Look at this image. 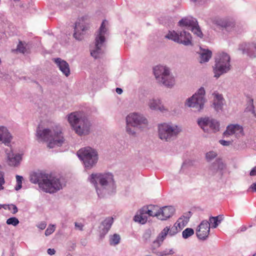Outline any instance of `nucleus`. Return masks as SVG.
I'll list each match as a JSON object with an SVG mask.
<instances>
[{"label": "nucleus", "mask_w": 256, "mask_h": 256, "mask_svg": "<svg viewBox=\"0 0 256 256\" xmlns=\"http://www.w3.org/2000/svg\"><path fill=\"white\" fill-rule=\"evenodd\" d=\"M116 92L118 94H121L122 92V88H116Z\"/></svg>", "instance_id": "nucleus-52"}, {"label": "nucleus", "mask_w": 256, "mask_h": 256, "mask_svg": "<svg viewBox=\"0 0 256 256\" xmlns=\"http://www.w3.org/2000/svg\"><path fill=\"white\" fill-rule=\"evenodd\" d=\"M90 181L94 184L100 198L112 192L115 188L113 176L110 174H92Z\"/></svg>", "instance_id": "nucleus-3"}, {"label": "nucleus", "mask_w": 256, "mask_h": 256, "mask_svg": "<svg viewBox=\"0 0 256 256\" xmlns=\"http://www.w3.org/2000/svg\"><path fill=\"white\" fill-rule=\"evenodd\" d=\"M252 191L256 192V182L253 183L250 186Z\"/></svg>", "instance_id": "nucleus-51"}, {"label": "nucleus", "mask_w": 256, "mask_h": 256, "mask_svg": "<svg viewBox=\"0 0 256 256\" xmlns=\"http://www.w3.org/2000/svg\"><path fill=\"white\" fill-rule=\"evenodd\" d=\"M217 156V154L214 151H210L206 154V157L208 161H211Z\"/></svg>", "instance_id": "nucleus-38"}, {"label": "nucleus", "mask_w": 256, "mask_h": 256, "mask_svg": "<svg viewBox=\"0 0 256 256\" xmlns=\"http://www.w3.org/2000/svg\"><path fill=\"white\" fill-rule=\"evenodd\" d=\"M8 210H10L11 212H12V207H10V208H8Z\"/></svg>", "instance_id": "nucleus-53"}, {"label": "nucleus", "mask_w": 256, "mask_h": 256, "mask_svg": "<svg viewBox=\"0 0 256 256\" xmlns=\"http://www.w3.org/2000/svg\"><path fill=\"white\" fill-rule=\"evenodd\" d=\"M210 224L206 220H202L197 227L196 234L197 237L202 240H206L210 234Z\"/></svg>", "instance_id": "nucleus-18"}, {"label": "nucleus", "mask_w": 256, "mask_h": 256, "mask_svg": "<svg viewBox=\"0 0 256 256\" xmlns=\"http://www.w3.org/2000/svg\"><path fill=\"white\" fill-rule=\"evenodd\" d=\"M178 26L180 27H184L188 30H190L198 37L202 36V33L200 29L196 20L192 17H185L180 20Z\"/></svg>", "instance_id": "nucleus-14"}, {"label": "nucleus", "mask_w": 256, "mask_h": 256, "mask_svg": "<svg viewBox=\"0 0 256 256\" xmlns=\"http://www.w3.org/2000/svg\"><path fill=\"white\" fill-rule=\"evenodd\" d=\"M6 161L8 164L10 166H18L22 160V154L14 152L12 150H6L5 151Z\"/></svg>", "instance_id": "nucleus-17"}, {"label": "nucleus", "mask_w": 256, "mask_h": 256, "mask_svg": "<svg viewBox=\"0 0 256 256\" xmlns=\"http://www.w3.org/2000/svg\"><path fill=\"white\" fill-rule=\"evenodd\" d=\"M200 62H205L209 60L212 57V52L208 50L202 49L200 52Z\"/></svg>", "instance_id": "nucleus-30"}, {"label": "nucleus", "mask_w": 256, "mask_h": 256, "mask_svg": "<svg viewBox=\"0 0 256 256\" xmlns=\"http://www.w3.org/2000/svg\"><path fill=\"white\" fill-rule=\"evenodd\" d=\"M166 38L174 42L183 44L185 46L192 44L191 34L189 32H186L185 30L179 33L174 30L170 31L166 36Z\"/></svg>", "instance_id": "nucleus-13"}, {"label": "nucleus", "mask_w": 256, "mask_h": 256, "mask_svg": "<svg viewBox=\"0 0 256 256\" xmlns=\"http://www.w3.org/2000/svg\"><path fill=\"white\" fill-rule=\"evenodd\" d=\"M36 137L40 141L46 142L48 146L50 148L60 146L65 140L62 128L56 124L42 130L38 128L36 130Z\"/></svg>", "instance_id": "nucleus-2"}, {"label": "nucleus", "mask_w": 256, "mask_h": 256, "mask_svg": "<svg viewBox=\"0 0 256 256\" xmlns=\"http://www.w3.org/2000/svg\"><path fill=\"white\" fill-rule=\"evenodd\" d=\"M54 61L64 74L66 76H68L70 75V69L69 64L66 61L60 58H54Z\"/></svg>", "instance_id": "nucleus-26"}, {"label": "nucleus", "mask_w": 256, "mask_h": 256, "mask_svg": "<svg viewBox=\"0 0 256 256\" xmlns=\"http://www.w3.org/2000/svg\"><path fill=\"white\" fill-rule=\"evenodd\" d=\"M46 226V224L45 222H42L40 224H38L37 226L40 230H44Z\"/></svg>", "instance_id": "nucleus-45"}, {"label": "nucleus", "mask_w": 256, "mask_h": 256, "mask_svg": "<svg viewBox=\"0 0 256 256\" xmlns=\"http://www.w3.org/2000/svg\"><path fill=\"white\" fill-rule=\"evenodd\" d=\"M30 181L38 184L44 192L54 193L62 188V184L59 178L41 172H34L30 175Z\"/></svg>", "instance_id": "nucleus-1"}, {"label": "nucleus", "mask_w": 256, "mask_h": 256, "mask_svg": "<svg viewBox=\"0 0 256 256\" xmlns=\"http://www.w3.org/2000/svg\"><path fill=\"white\" fill-rule=\"evenodd\" d=\"M146 105L152 110L160 111L162 112L168 111V108L163 104L162 100L158 98H148L146 102Z\"/></svg>", "instance_id": "nucleus-16"}, {"label": "nucleus", "mask_w": 256, "mask_h": 256, "mask_svg": "<svg viewBox=\"0 0 256 256\" xmlns=\"http://www.w3.org/2000/svg\"><path fill=\"white\" fill-rule=\"evenodd\" d=\"M77 155L88 169H90L94 166L98 158L96 150L88 146L80 148L78 151Z\"/></svg>", "instance_id": "nucleus-8"}, {"label": "nucleus", "mask_w": 256, "mask_h": 256, "mask_svg": "<svg viewBox=\"0 0 256 256\" xmlns=\"http://www.w3.org/2000/svg\"><path fill=\"white\" fill-rule=\"evenodd\" d=\"M17 50L22 52V53H24V52H25V48H24V46H23V44H22V42H20L18 44V47H17Z\"/></svg>", "instance_id": "nucleus-44"}, {"label": "nucleus", "mask_w": 256, "mask_h": 256, "mask_svg": "<svg viewBox=\"0 0 256 256\" xmlns=\"http://www.w3.org/2000/svg\"><path fill=\"white\" fill-rule=\"evenodd\" d=\"M222 220V216H220L215 217L211 216L210 218L209 222L211 224L212 228H216Z\"/></svg>", "instance_id": "nucleus-32"}, {"label": "nucleus", "mask_w": 256, "mask_h": 256, "mask_svg": "<svg viewBox=\"0 0 256 256\" xmlns=\"http://www.w3.org/2000/svg\"><path fill=\"white\" fill-rule=\"evenodd\" d=\"M189 217L184 216L180 218L172 227L170 226H166L160 232L156 239L154 242V246L159 247L168 234L171 236L176 234L186 226Z\"/></svg>", "instance_id": "nucleus-6"}, {"label": "nucleus", "mask_w": 256, "mask_h": 256, "mask_svg": "<svg viewBox=\"0 0 256 256\" xmlns=\"http://www.w3.org/2000/svg\"><path fill=\"white\" fill-rule=\"evenodd\" d=\"M219 142L222 145L224 146H229L231 144L230 141H226L223 140H220Z\"/></svg>", "instance_id": "nucleus-46"}, {"label": "nucleus", "mask_w": 256, "mask_h": 256, "mask_svg": "<svg viewBox=\"0 0 256 256\" xmlns=\"http://www.w3.org/2000/svg\"><path fill=\"white\" fill-rule=\"evenodd\" d=\"M48 254L50 255L54 254L56 252V250L54 248H48L47 251Z\"/></svg>", "instance_id": "nucleus-49"}, {"label": "nucleus", "mask_w": 256, "mask_h": 256, "mask_svg": "<svg viewBox=\"0 0 256 256\" xmlns=\"http://www.w3.org/2000/svg\"><path fill=\"white\" fill-rule=\"evenodd\" d=\"M182 132L180 126L172 122H163L158 126V136L164 142H171L176 140Z\"/></svg>", "instance_id": "nucleus-5"}, {"label": "nucleus", "mask_w": 256, "mask_h": 256, "mask_svg": "<svg viewBox=\"0 0 256 256\" xmlns=\"http://www.w3.org/2000/svg\"><path fill=\"white\" fill-rule=\"evenodd\" d=\"M113 222L114 220L112 217H108L102 222V225L104 226V232H108L110 230Z\"/></svg>", "instance_id": "nucleus-31"}, {"label": "nucleus", "mask_w": 256, "mask_h": 256, "mask_svg": "<svg viewBox=\"0 0 256 256\" xmlns=\"http://www.w3.org/2000/svg\"><path fill=\"white\" fill-rule=\"evenodd\" d=\"M144 212H146L148 216H156L158 218V210L156 206L150 205L147 206H144Z\"/></svg>", "instance_id": "nucleus-29"}, {"label": "nucleus", "mask_w": 256, "mask_h": 256, "mask_svg": "<svg viewBox=\"0 0 256 256\" xmlns=\"http://www.w3.org/2000/svg\"><path fill=\"white\" fill-rule=\"evenodd\" d=\"M239 50L250 57H256V44L254 43H242L240 45Z\"/></svg>", "instance_id": "nucleus-22"}, {"label": "nucleus", "mask_w": 256, "mask_h": 256, "mask_svg": "<svg viewBox=\"0 0 256 256\" xmlns=\"http://www.w3.org/2000/svg\"><path fill=\"white\" fill-rule=\"evenodd\" d=\"M144 207L136 213V214L134 217V220L136 222H138L140 224H144L147 220L148 216L146 212H144Z\"/></svg>", "instance_id": "nucleus-28"}, {"label": "nucleus", "mask_w": 256, "mask_h": 256, "mask_svg": "<svg viewBox=\"0 0 256 256\" xmlns=\"http://www.w3.org/2000/svg\"><path fill=\"white\" fill-rule=\"evenodd\" d=\"M126 124H131L136 128L142 129L148 124V120L142 114L132 112L126 117Z\"/></svg>", "instance_id": "nucleus-15"}, {"label": "nucleus", "mask_w": 256, "mask_h": 256, "mask_svg": "<svg viewBox=\"0 0 256 256\" xmlns=\"http://www.w3.org/2000/svg\"><path fill=\"white\" fill-rule=\"evenodd\" d=\"M108 24V21L106 20H103L96 34L94 48L93 49L92 48H90L91 56L95 58L100 57V55L102 54L101 48L105 41V34H106L108 30L106 26Z\"/></svg>", "instance_id": "nucleus-9"}, {"label": "nucleus", "mask_w": 256, "mask_h": 256, "mask_svg": "<svg viewBox=\"0 0 256 256\" xmlns=\"http://www.w3.org/2000/svg\"><path fill=\"white\" fill-rule=\"evenodd\" d=\"M252 256H256V253L254 254Z\"/></svg>", "instance_id": "nucleus-55"}, {"label": "nucleus", "mask_w": 256, "mask_h": 256, "mask_svg": "<svg viewBox=\"0 0 256 256\" xmlns=\"http://www.w3.org/2000/svg\"><path fill=\"white\" fill-rule=\"evenodd\" d=\"M194 234V230L192 228H186L182 233V237L187 238Z\"/></svg>", "instance_id": "nucleus-36"}, {"label": "nucleus", "mask_w": 256, "mask_h": 256, "mask_svg": "<svg viewBox=\"0 0 256 256\" xmlns=\"http://www.w3.org/2000/svg\"><path fill=\"white\" fill-rule=\"evenodd\" d=\"M230 56L226 53H220L216 58V64L214 68V77L218 78L220 76L228 72L230 68Z\"/></svg>", "instance_id": "nucleus-11"}, {"label": "nucleus", "mask_w": 256, "mask_h": 256, "mask_svg": "<svg viewBox=\"0 0 256 256\" xmlns=\"http://www.w3.org/2000/svg\"><path fill=\"white\" fill-rule=\"evenodd\" d=\"M56 229L55 225L54 224H50L48 228H46L45 232V235L46 236H48L51 234L52 233L54 232Z\"/></svg>", "instance_id": "nucleus-39"}, {"label": "nucleus", "mask_w": 256, "mask_h": 256, "mask_svg": "<svg viewBox=\"0 0 256 256\" xmlns=\"http://www.w3.org/2000/svg\"><path fill=\"white\" fill-rule=\"evenodd\" d=\"M120 235L118 234H114L112 236L110 239V245H116L120 242Z\"/></svg>", "instance_id": "nucleus-35"}, {"label": "nucleus", "mask_w": 256, "mask_h": 256, "mask_svg": "<svg viewBox=\"0 0 256 256\" xmlns=\"http://www.w3.org/2000/svg\"><path fill=\"white\" fill-rule=\"evenodd\" d=\"M226 164L222 159L218 158L212 164L210 167V171L212 174H215L218 172H222L226 169Z\"/></svg>", "instance_id": "nucleus-27"}, {"label": "nucleus", "mask_w": 256, "mask_h": 256, "mask_svg": "<svg viewBox=\"0 0 256 256\" xmlns=\"http://www.w3.org/2000/svg\"><path fill=\"white\" fill-rule=\"evenodd\" d=\"M174 253L172 250H170L168 252L167 250H164L162 252V255H166V254H172Z\"/></svg>", "instance_id": "nucleus-47"}, {"label": "nucleus", "mask_w": 256, "mask_h": 256, "mask_svg": "<svg viewBox=\"0 0 256 256\" xmlns=\"http://www.w3.org/2000/svg\"><path fill=\"white\" fill-rule=\"evenodd\" d=\"M67 120L72 129L78 136L87 135L90 133L91 124L83 112H71L67 116Z\"/></svg>", "instance_id": "nucleus-4"}, {"label": "nucleus", "mask_w": 256, "mask_h": 256, "mask_svg": "<svg viewBox=\"0 0 256 256\" xmlns=\"http://www.w3.org/2000/svg\"><path fill=\"white\" fill-rule=\"evenodd\" d=\"M136 126H134L131 124H126V132L130 136H136Z\"/></svg>", "instance_id": "nucleus-33"}, {"label": "nucleus", "mask_w": 256, "mask_h": 256, "mask_svg": "<svg viewBox=\"0 0 256 256\" xmlns=\"http://www.w3.org/2000/svg\"><path fill=\"white\" fill-rule=\"evenodd\" d=\"M250 176H256V166H254L250 172Z\"/></svg>", "instance_id": "nucleus-48"}, {"label": "nucleus", "mask_w": 256, "mask_h": 256, "mask_svg": "<svg viewBox=\"0 0 256 256\" xmlns=\"http://www.w3.org/2000/svg\"><path fill=\"white\" fill-rule=\"evenodd\" d=\"M205 94L204 88L201 87L191 97L186 100L184 106L194 108L195 111H200L206 102Z\"/></svg>", "instance_id": "nucleus-10"}, {"label": "nucleus", "mask_w": 256, "mask_h": 256, "mask_svg": "<svg viewBox=\"0 0 256 256\" xmlns=\"http://www.w3.org/2000/svg\"><path fill=\"white\" fill-rule=\"evenodd\" d=\"M88 28V24L84 22L83 20H79L75 24L74 37L76 40H82Z\"/></svg>", "instance_id": "nucleus-19"}, {"label": "nucleus", "mask_w": 256, "mask_h": 256, "mask_svg": "<svg viewBox=\"0 0 256 256\" xmlns=\"http://www.w3.org/2000/svg\"><path fill=\"white\" fill-rule=\"evenodd\" d=\"M150 236V232H145L143 236L144 238L146 239V240L148 238H149Z\"/></svg>", "instance_id": "nucleus-50"}, {"label": "nucleus", "mask_w": 256, "mask_h": 256, "mask_svg": "<svg viewBox=\"0 0 256 256\" xmlns=\"http://www.w3.org/2000/svg\"><path fill=\"white\" fill-rule=\"evenodd\" d=\"M254 105L253 104V99L250 98L248 102V106L246 108V111L251 112L254 116H256V114L254 110Z\"/></svg>", "instance_id": "nucleus-34"}, {"label": "nucleus", "mask_w": 256, "mask_h": 256, "mask_svg": "<svg viewBox=\"0 0 256 256\" xmlns=\"http://www.w3.org/2000/svg\"><path fill=\"white\" fill-rule=\"evenodd\" d=\"M12 139V136L4 126H0V144L8 146Z\"/></svg>", "instance_id": "nucleus-23"}, {"label": "nucleus", "mask_w": 256, "mask_h": 256, "mask_svg": "<svg viewBox=\"0 0 256 256\" xmlns=\"http://www.w3.org/2000/svg\"><path fill=\"white\" fill-rule=\"evenodd\" d=\"M2 208H4L5 210H8V208H10V207L12 208V213L14 214L18 212V208L17 207L14 205V204H2Z\"/></svg>", "instance_id": "nucleus-41"}, {"label": "nucleus", "mask_w": 256, "mask_h": 256, "mask_svg": "<svg viewBox=\"0 0 256 256\" xmlns=\"http://www.w3.org/2000/svg\"><path fill=\"white\" fill-rule=\"evenodd\" d=\"M16 179L17 182V186H16L15 189L16 190H18L22 188V180L23 178L22 176L17 175L16 176Z\"/></svg>", "instance_id": "nucleus-40"}, {"label": "nucleus", "mask_w": 256, "mask_h": 256, "mask_svg": "<svg viewBox=\"0 0 256 256\" xmlns=\"http://www.w3.org/2000/svg\"><path fill=\"white\" fill-rule=\"evenodd\" d=\"M6 224L9 225L16 226L19 224V220L17 218L12 217L7 220Z\"/></svg>", "instance_id": "nucleus-37"}, {"label": "nucleus", "mask_w": 256, "mask_h": 256, "mask_svg": "<svg viewBox=\"0 0 256 256\" xmlns=\"http://www.w3.org/2000/svg\"><path fill=\"white\" fill-rule=\"evenodd\" d=\"M212 96H214L213 106L214 110L217 112L222 110L225 102L222 95L217 92H214Z\"/></svg>", "instance_id": "nucleus-24"}, {"label": "nucleus", "mask_w": 256, "mask_h": 256, "mask_svg": "<svg viewBox=\"0 0 256 256\" xmlns=\"http://www.w3.org/2000/svg\"><path fill=\"white\" fill-rule=\"evenodd\" d=\"M224 134L226 136L234 135L236 138H239L244 135L243 128L238 124L228 125Z\"/></svg>", "instance_id": "nucleus-20"}, {"label": "nucleus", "mask_w": 256, "mask_h": 256, "mask_svg": "<svg viewBox=\"0 0 256 256\" xmlns=\"http://www.w3.org/2000/svg\"><path fill=\"white\" fill-rule=\"evenodd\" d=\"M2 208V204H0V209H1Z\"/></svg>", "instance_id": "nucleus-54"}, {"label": "nucleus", "mask_w": 256, "mask_h": 256, "mask_svg": "<svg viewBox=\"0 0 256 256\" xmlns=\"http://www.w3.org/2000/svg\"><path fill=\"white\" fill-rule=\"evenodd\" d=\"M5 182L4 179V174L3 172L0 171V190L4 189L2 185Z\"/></svg>", "instance_id": "nucleus-42"}, {"label": "nucleus", "mask_w": 256, "mask_h": 256, "mask_svg": "<svg viewBox=\"0 0 256 256\" xmlns=\"http://www.w3.org/2000/svg\"><path fill=\"white\" fill-rule=\"evenodd\" d=\"M156 80L168 88H172L175 84V78L168 68L164 66H158L154 69Z\"/></svg>", "instance_id": "nucleus-7"}, {"label": "nucleus", "mask_w": 256, "mask_h": 256, "mask_svg": "<svg viewBox=\"0 0 256 256\" xmlns=\"http://www.w3.org/2000/svg\"><path fill=\"white\" fill-rule=\"evenodd\" d=\"M198 124L205 132L215 133L220 130L219 122L212 118L206 117L199 118Z\"/></svg>", "instance_id": "nucleus-12"}, {"label": "nucleus", "mask_w": 256, "mask_h": 256, "mask_svg": "<svg viewBox=\"0 0 256 256\" xmlns=\"http://www.w3.org/2000/svg\"><path fill=\"white\" fill-rule=\"evenodd\" d=\"M74 226L76 230H82L84 225L81 222H74Z\"/></svg>", "instance_id": "nucleus-43"}, {"label": "nucleus", "mask_w": 256, "mask_h": 256, "mask_svg": "<svg viewBox=\"0 0 256 256\" xmlns=\"http://www.w3.org/2000/svg\"><path fill=\"white\" fill-rule=\"evenodd\" d=\"M213 22L216 24L225 28L228 31H232L235 28V23L232 20L216 18L214 20Z\"/></svg>", "instance_id": "nucleus-21"}, {"label": "nucleus", "mask_w": 256, "mask_h": 256, "mask_svg": "<svg viewBox=\"0 0 256 256\" xmlns=\"http://www.w3.org/2000/svg\"><path fill=\"white\" fill-rule=\"evenodd\" d=\"M174 212V207L164 206L162 208L158 210V218L159 220H166L167 218L172 216Z\"/></svg>", "instance_id": "nucleus-25"}]
</instances>
